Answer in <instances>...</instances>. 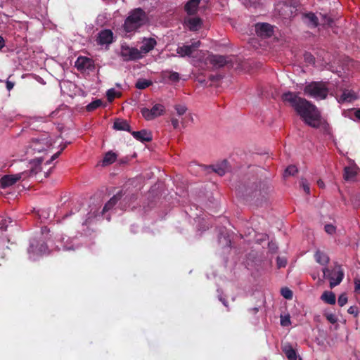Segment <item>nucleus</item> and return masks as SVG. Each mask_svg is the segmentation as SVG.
Returning <instances> with one entry per match:
<instances>
[{
	"label": "nucleus",
	"instance_id": "nucleus-56",
	"mask_svg": "<svg viewBox=\"0 0 360 360\" xmlns=\"http://www.w3.org/2000/svg\"><path fill=\"white\" fill-rule=\"evenodd\" d=\"M220 300L222 302V303L224 304V305H225L226 307H227V302H226L224 299L220 298Z\"/></svg>",
	"mask_w": 360,
	"mask_h": 360
},
{
	"label": "nucleus",
	"instance_id": "nucleus-10",
	"mask_svg": "<svg viewBox=\"0 0 360 360\" xmlns=\"http://www.w3.org/2000/svg\"><path fill=\"white\" fill-rule=\"evenodd\" d=\"M165 108L163 105L158 103L153 105L151 109L143 108L141 110L142 116L146 120H153L155 118L164 114Z\"/></svg>",
	"mask_w": 360,
	"mask_h": 360
},
{
	"label": "nucleus",
	"instance_id": "nucleus-48",
	"mask_svg": "<svg viewBox=\"0 0 360 360\" xmlns=\"http://www.w3.org/2000/svg\"><path fill=\"white\" fill-rule=\"evenodd\" d=\"M171 122L174 129H176L179 127V121L175 117L171 119Z\"/></svg>",
	"mask_w": 360,
	"mask_h": 360
},
{
	"label": "nucleus",
	"instance_id": "nucleus-29",
	"mask_svg": "<svg viewBox=\"0 0 360 360\" xmlns=\"http://www.w3.org/2000/svg\"><path fill=\"white\" fill-rule=\"evenodd\" d=\"M117 159V155L111 151L105 153L103 160V165L106 166L112 164Z\"/></svg>",
	"mask_w": 360,
	"mask_h": 360
},
{
	"label": "nucleus",
	"instance_id": "nucleus-45",
	"mask_svg": "<svg viewBox=\"0 0 360 360\" xmlns=\"http://www.w3.org/2000/svg\"><path fill=\"white\" fill-rule=\"evenodd\" d=\"M324 229L329 234H333L335 232V227L332 224H326Z\"/></svg>",
	"mask_w": 360,
	"mask_h": 360
},
{
	"label": "nucleus",
	"instance_id": "nucleus-13",
	"mask_svg": "<svg viewBox=\"0 0 360 360\" xmlns=\"http://www.w3.org/2000/svg\"><path fill=\"white\" fill-rule=\"evenodd\" d=\"M201 42L199 40L194 41L190 45H183L176 49V53L181 57L193 56V53L200 46Z\"/></svg>",
	"mask_w": 360,
	"mask_h": 360
},
{
	"label": "nucleus",
	"instance_id": "nucleus-51",
	"mask_svg": "<svg viewBox=\"0 0 360 360\" xmlns=\"http://www.w3.org/2000/svg\"><path fill=\"white\" fill-rule=\"evenodd\" d=\"M5 46V41L4 38L0 36V50Z\"/></svg>",
	"mask_w": 360,
	"mask_h": 360
},
{
	"label": "nucleus",
	"instance_id": "nucleus-46",
	"mask_svg": "<svg viewBox=\"0 0 360 360\" xmlns=\"http://www.w3.org/2000/svg\"><path fill=\"white\" fill-rule=\"evenodd\" d=\"M354 292L360 294V278L356 277L354 278Z\"/></svg>",
	"mask_w": 360,
	"mask_h": 360
},
{
	"label": "nucleus",
	"instance_id": "nucleus-26",
	"mask_svg": "<svg viewBox=\"0 0 360 360\" xmlns=\"http://www.w3.org/2000/svg\"><path fill=\"white\" fill-rule=\"evenodd\" d=\"M357 174V168L354 167H346L344 169V178L346 181H354Z\"/></svg>",
	"mask_w": 360,
	"mask_h": 360
},
{
	"label": "nucleus",
	"instance_id": "nucleus-4",
	"mask_svg": "<svg viewBox=\"0 0 360 360\" xmlns=\"http://www.w3.org/2000/svg\"><path fill=\"white\" fill-rule=\"evenodd\" d=\"M146 19L145 11L141 8H135L129 13L124 23L127 32H134L144 25Z\"/></svg>",
	"mask_w": 360,
	"mask_h": 360
},
{
	"label": "nucleus",
	"instance_id": "nucleus-33",
	"mask_svg": "<svg viewBox=\"0 0 360 360\" xmlns=\"http://www.w3.org/2000/svg\"><path fill=\"white\" fill-rule=\"evenodd\" d=\"M102 101L100 99L95 100L91 102L89 104L86 105V110L89 112H91L98 108H99L102 105Z\"/></svg>",
	"mask_w": 360,
	"mask_h": 360
},
{
	"label": "nucleus",
	"instance_id": "nucleus-19",
	"mask_svg": "<svg viewBox=\"0 0 360 360\" xmlns=\"http://www.w3.org/2000/svg\"><path fill=\"white\" fill-rule=\"evenodd\" d=\"M302 20L310 28H315L319 25L318 18L311 12L303 13L302 15Z\"/></svg>",
	"mask_w": 360,
	"mask_h": 360
},
{
	"label": "nucleus",
	"instance_id": "nucleus-3",
	"mask_svg": "<svg viewBox=\"0 0 360 360\" xmlns=\"http://www.w3.org/2000/svg\"><path fill=\"white\" fill-rule=\"evenodd\" d=\"M41 162L42 160L40 158H37V162L34 163L28 170L16 174L4 175L0 179V187L6 188L13 185L20 179L24 180L29 177H34L37 181H41L44 178H46L49 176L48 172H41Z\"/></svg>",
	"mask_w": 360,
	"mask_h": 360
},
{
	"label": "nucleus",
	"instance_id": "nucleus-14",
	"mask_svg": "<svg viewBox=\"0 0 360 360\" xmlns=\"http://www.w3.org/2000/svg\"><path fill=\"white\" fill-rule=\"evenodd\" d=\"M75 65L79 71H92L95 68L94 61L92 59L85 56L78 57L75 61Z\"/></svg>",
	"mask_w": 360,
	"mask_h": 360
},
{
	"label": "nucleus",
	"instance_id": "nucleus-31",
	"mask_svg": "<svg viewBox=\"0 0 360 360\" xmlns=\"http://www.w3.org/2000/svg\"><path fill=\"white\" fill-rule=\"evenodd\" d=\"M153 84L152 81L146 79H139L136 84L135 87L138 89H145Z\"/></svg>",
	"mask_w": 360,
	"mask_h": 360
},
{
	"label": "nucleus",
	"instance_id": "nucleus-28",
	"mask_svg": "<svg viewBox=\"0 0 360 360\" xmlns=\"http://www.w3.org/2000/svg\"><path fill=\"white\" fill-rule=\"evenodd\" d=\"M314 257L316 261L321 265H326L329 262L328 256L326 253L319 250L316 252Z\"/></svg>",
	"mask_w": 360,
	"mask_h": 360
},
{
	"label": "nucleus",
	"instance_id": "nucleus-49",
	"mask_svg": "<svg viewBox=\"0 0 360 360\" xmlns=\"http://www.w3.org/2000/svg\"><path fill=\"white\" fill-rule=\"evenodd\" d=\"M323 17L324 18L323 24H326L329 26H331L332 23L333 22L332 18L330 17H327L326 15H323Z\"/></svg>",
	"mask_w": 360,
	"mask_h": 360
},
{
	"label": "nucleus",
	"instance_id": "nucleus-18",
	"mask_svg": "<svg viewBox=\"0 0 360 360\" xmlns=\"http://www.w3.org/2000/svg\"><path fill=\"white\" fill-rule=\"evenodd\" d=\"M113 33L110 30H103L98 33V43L101 45L109 44L112 42Z\"/></svg>",
	"mask_w": 360,
	"mask_h": 360
},
{
	"label": "nucleus",
	"instance_id": "nucleus-40",
	"mask_svg": "<svg viewBox=\"0 0 360 360\" xmlns=\"http://www.w3.org/2000/svg\"><path fill=\"white\" fill-rule=\"evenodd\" d=\"M324 316L330 323L334 324L338 321V318L333 314L326 313L324 314Z\"/></svg>",
	"mask_w": 360,
	"mask_h": 360
},
{
	"label": "nucleus",
	"instance_id": "nucleus-5",
	"mask_svg": "<svg viewBox=\"0 0 360 360\" xmlns=\"http://www.w3.org/2000/svg\"><path fill=\"white\" fill-rule=\"evenodd\" d=\"M328 93V88L323 82H311L304 88V94L316 100L326 99Z\"/></svg>",
	"mask_w": 360,
	"mask_h": 360
},
{
	"label": "nucleus",
	"instance_id": "nucleus-52",
	"mask_svg": "<svg viewBox=\"0 0 360 360\" xmlns=\"http://www.w3.org/2000/svg\"><path fill=\"white\" fill-rule=\"evenodd\" d=\"M354 115L355 117L360 120V108L355 110Z\"/></svg>",
	"mask_w": 360,
	"mask_h": 360
},
{
	"label": "nucleus",
	"instance_id": "nucleus-32",
	"mask_svg": "<svg viewBox=\"0 0 360 360\" xmlns=\"http://www.w3.org/2000/svg\"><path fill=\"white\" fill-rule=\"evenodd\" d=\"M356 98V96H355V94L350 91H344L342 96L341 99L342 101H352L353 100H355Z\"/></svg>",
	"mask_w": 360,
	"mask_h": 360
},
{
	"label": "nucleus",
	"instance_id": "nucleus-30",
	"mask_svg": "<svg viewBox=\"0 0 360 360\" xmlns=\"http://www.w3.org/2000/svg\"><path fill=\"white\" fill-rule=\"evenodd\" d=\"M162 74L164 77H168L173 82H177L180 79L179 74L176 72L165 70Z\"/></svg>",
	"mask_w": 360,
	"mask_h": 360
},
{
	"label": "nucleus",
	"instance_id": "nucleus-37",
	"mask_svg": "<svg viewBox=\"0 0 360 360\" xmlns=\"http://www.w3.org/2000/svg\"><path fill=\"white\" fill-rule=\"evenodd\" d=\"M174 109L176 111L178 115L179 116L184 115L187 111V108L185 105L180 104L175 105Z\"/></svg>",
	"mask_w": 360,
	"mask_h": 360
},
{
	"label": "nucleus",
	"instance_id": "nucleus-11",
	"mask_svg": "<svg viewBox=\"0 0 360 360\" xmlns=\"http://www.w3.org/2000/svg\"><path fill=\"white\" fill-rule=\"evenodd\" d=\"M47 249L48 247L44 240L32 239L30 242V247L27 249V252L30 255V257L32 258L34 256L44 254Z\"/></svg>",
	"mask_w": 360,
	"mask_h": 360
},
{
	"label": "nucleus",
	"instance_id": "nucleus-39",
	"mask_svg": "<svg viewBox=\"0 0 360 360\" xmlns=\"http://www.w3.org/2000/svg\"><path fill=\"white\" fill-rule=\"evenodd\" d=\"M347 312L349 314H352L353 315L354 317H356L358 315H359V309L357 306L356 305H353V306H351L348 309H347Z\"/></svg>",
	"mask_w": 360,
	"mask_h": 360
},
{
	"label": "nucleus",
	"instance_id": "nucleus-8",
	"mask_svg": "<svg viewBox=\"0 0 360 360\" xmlns=\"http://www.w3.org/2000/svg\"><path fill=\"white\" fill-rule=\"evenodd\" d=\"M205 64L211 65L212 69H219L224 66L232 67L233 64L229 57L221 55H209L205 58Z\"/></svg>",
	"mask_w": 360,
	"mask_h": 360
},
{
	"label": "nucleus",
	"instance_id": "nucleus-23",
	"mask_svg": "<svg viewBox=\"0 0 360 360\" xmlns=\"http://www.w3.org/2000/svg\"><path fill=\"white\" fill-rule=\"evenodd\" d=\"M282 351L288 360H297V353L290 343H285L282 346Z\"/></svg>",
	"mask_w": 360,
	"mask_h": 360
},
{
	"label": "nucleus",
	"instance_id": "nucleus-53",
	"mask_svg": "<svg viewBox=\"0 0 360 360\" xmlns=\"http://www.w3.org/2000/svg\"><path fill=\"white\" fill-rule=\"evenodd\" d=\"M317 184H318V186H319L320 188H323V187L324 186V183H323V181H321V180H319V181H317Z\"/></svg>",
	"mask_w": 360,
	"mask_h": 360
},
{
	"label": "nucleus",
	"instance_id": "nucleus-22",
	"mask_svg": "<svg viewBox=\"0 0 360 360\" xmlns=\"http://www.w3.org/2000/svg\"><path fill=\"white\" fill-rule=\"evenodd\" d=\"M200 0H188L184 6L185 11L188 15H194L198 11Z\"/></svg>",
	"mask_w": 360,
	"mask_h": 360
},
{
	"label": "nucleus",
	"instance_id": "nucleus-2",
	"mask_svg": "<svg viewBox=\"0 0 360 360\" xmlns=\"http://www.w3.org/2000/svg\"><path fill=\"white\" fill-rule=\"evenodd\" d=\"M271 186L267 181H260L256 178L249 179L243 185L238 186L237 194L246 201L264 198L271 191Z\"/></svg>",
	"mask_w": 360,
	"mask_h": 360
},
{
	"label": "nucleus",
	"instance_id": "nucleus-6",
	"mask_svg": "<svg viewBox=\"0 0 360 360\" xmlns=\"http://www.w3.org/2000/svg\"><path fill=\"white\" fill-rule=\"evenodd\" d=\"M51 145V142L46 137L41 139L33 138L27 146L26 153L31 155L39 153L46 150Z\"/></svg>",
	"mask_w": 360,
	"mask_h": 360
},
{
	"label": "nucleus",
	"instance_id": "nucleus-25",
	"mask_svg": "<svg viewBox=\"0 0 360 360\" xmlns=\"http://www.w3.org/2000/svg\"><path fill=\"white\" fill-rule=\"evenodd\" d=\"M113 128L116 130L127 131L131 133V127L127 120L123 119H117L114 122Z\"/></svg>",
	"mask_w": 360,
	"mask_h": 360
},
{
	"label": "nucleus",
	"instance_id": "nucleus-15",
	"mask_svg": "<svg viewBox=\"0 0 360 360\" xmlns=\"http://www.w3.org/2000/svg\"><path fill=\"white\" fill-rule=\"evenodd\" d=\"M255 32L261 37L266 38L273 34V27L266 22L257 23L255 25Z\"/></svg>",
	"mask_w": 360,
	"mask_h": 360
},
{
	"label": "nucleus",
	"instance_id": "nucleus-34",
	"mask_svg": "<svg viewBox=\"0 0 360 360\" xmlns=\"http://www.w3.org/2000/svg\"><path fill=\"white\" fill-rule=\"evenodd\" d=\"M13 222L11 218H2L0 220V229L2 231H6L8 225Z\"/></svg>",
	"mask_w": 360,
	"mask_h": 360
},
{
	"label": "nucleus",
	"instance_id": "nucleus-35",
	"mask_svg": "<svg viewBox=\"0 0 360 360\" xmlns=\"http://www.w3.org/2000/svg\"><path fill=\"white\" fill-rule=\"evenodd\" d=\"M297 172V169L295 165L288 166L284 172V176H293Z\"/></svg>",
	"mask_w": 360,
	"mask_h": 360
},
{
	"label": "nucleus",
	"instance_id": "nucleus-41",
	"mask_svg": "<svg viewBox=\"0 0 360 360\" xmlns=\"http://www.w3.org/2000/svg\"><path fill=\"white\" fill-rule=\"evenodd\" d=\"M291 323L290 316H281V325L282 326H288Z\"/></svg>",
	"mask_w": 360,
	"mask_h": 360
},
{
	"label": "nucleus",
	"instance_id": "nucleus-21",
	"mask_svg": "<svg viewBox=\"0 0 360 360\" xmlns=\"http://www.w3.org/2000/svg\"><path fill=\"white\" fill-rule=\"evenodd\" d=\"M131 134L134 139L141 142H149L153 139L151 132L146 129L138 131H131Z\"/></svg>",
	"mask_w": 360,
	"mask_h": 360
},
{
	"label": "nucleus",
	"instance_id": "nucleus-9",
	"mask_svg": "<svg viewBox=\"0 0 360 360\" xmlns=\"http://www.w3.org/2000/svg\"><path fill=\"white\" fill-rule=\"evenodd\" d=\"M299 4L297 0H285L277 5V9L280 12L281 11V15H283L284 18H290L293 13L297 11Z\"/></svg>",
	"mask_w": 360,
	"mask_h": 360
},
{
	"label": "nucleus",
	"instance_id": "nucleus-7",
	"mask_svg": "<svg viewBox=\"0 0 360 360\" xmlns=\"http://www.w3.org/2000/svg\"><path fill=\"white\" fill-rule=\"evenodd\" d=\"M324 276L328 277L330 287L333 288L339 285L344 278V271L340 265H335L332 272L327 268L323 269Z\"/></svg>",
	"mask_w": 360,
	"mask_h": 360
},
{
	"label": "nucleus",
	"instance_id": "nucleus-17",
	"mask_svg": "<svg viewBox=\"0 0 360 360\" xmlns=\"http://www.w3.org/2000/svg\"><path fill=\"white\" fill-rule=\"evenodd\" d=\"M124 194L125 193L123 191H120L113 195L104 205L102 214H104L105 212L112 209L117 202L122 198Z\"/></svg>",
	"mask_w": 360,
	"mask_h": 360
},
{
	"label": "nucleus",
	"instance_id": "nucleus-50",
	"mask_svg": "<svg viewBox=\"0 0 360 360\" xmlns=\"http://www.w3.org/2000/svg\"><path fill=\"white\" fill-rule=\"evenodd\" d=\"M6 89L8 91H11L14 86V82L9 81V80L6 81Z\"/></svg>",
	"mask_w": 360,
	"mask_h": 360
},
{
	"label": "nucleus",
	"instance_id": "nucleus-20",
	"mask_svg": "<svg viewBox=\"0 0 360 360\" xmlns=\"http://www.w3.org/2000/svg\"><path fill=\"white\" fill-rule=\"evenodd\" d=\"M156 45L157 41L154 38H144L139 51H141V53L143 55L146 54L153 50Z\"/></svg>",
	"mask_w": 360,
	"mask_h": 360
},
{
	"label": "nucleus",
	"instance_id": "nucleus-16",
	"mask_svg": "<svg viewBox=\"0 0 360 360\" xmlns=\"http://www.w3.org/2000/svg\"><path fill=\"white\" fill-rule=\"evenodd\" d=\"M184 24L190 31H198L202 26V20L199 17L188 18L184 20Z\"/></svg>",
	"mask_w": 360,
	"mask_h": 360
},
{
	"label": "nucleus",
	"instance_id": "nucleus-42",
	"mask_svg": "<svg viewBox=\"0 0 360 360\" xmlns=\"http://www.w3.org/2000/svg\"><path fill=\"white\" fill-rule=\"evenodd\" d=\"M347 302V297L346 294H341L338 300V303L340 307H343Z\"/></svg>",
	"mask_w": 360,
	"mask_h": 360
},
{
	"label": "nucleus",
	"instance_id": "nucleus-43",
	"mask_svg": "<svg viewBox=\"0 0 360 360\" xmlns=\"http://www.w3.org/2000/svg\"><path fill=\"white\" fill-rule=\"evenodd\" d=\"M301 186L307 194H309L310 188L309 185L306 179H302L301 180Z\"/></svg>",
	"mask_w": 360,
	"mask_h": 360
},
{
	"label": "nucleus",
	"instance_id": "nucleus-44",
	"mask_svg": "<svg viewBox=\"0 0 360 360\" xmlns=\"http://www.w3.org/2000/svg\"><path fill=\"white\" fill-rule=\"evenodd\" d=\"M276 262L278 268L285 267L287 264V260L285 257H278Z\"/></svg>",
	"mask_w": 360,
	"mask_h": 360
},
{
	"label": "nucleus",
	"instance_id": "nucleus-27",
	"mask_svg": "<svg viewBox=\"0 0 360 360\" xmlns=\"http://www.w3.org/2000/svg\"><path fill=\"white\" fill-rule=\"evenodd\" d=\"M321 299L329 304H335L336 302L335 295L332 291H324L321 296Z\"/></svg>",
	"mask_w": 360,
	"mask_h": 360
},
{
	"label": "nucleus",
	"instance_id": "nucleus-47",
	"mask_svg": "<svg viewBox=\"0 0 360 360\" xmlns=\"http://www.w3.org/2000/svg\"><path fill=\"white\" fill-rule=\"evenodd\" d=\"M66 147V145H64L60 151L57 152L56 153H55L53 155H52L51 160L49 161H48V163H50L51 161L54 160L55 159H56L57 158H58V156L60 155L61 152Z\"/></svg>",
	"mask_w": 360,
	"mask_h": 360
},
{
	"label": "nucleus",
	"instance_id": "nucleus-24",
	"mask_svg": "<svg viewBox=\"0 0 360 360\" xmlns=\"http://www.w3.org/2000/svg\"><path fill=\"white\" fill-rule=\"evenodd\" d=\"M212 170L219 176H223L229 170V163L227 160H224L220 163L212 165Z\"/></svg>",
	"mask_w": 360,
	"mask_h": 360
},
{
	"label": "nucleus",
	"instance_id": "nucleus-54",
	"mask_svg": "<svg viewBox=\"0 0 360 360\" xmlns=\"http://www.w3.org/2000/svg\"><path fill=\"white\" fill-rule=\"evenodd\" d=\"M253 314H256L258 311V308L254 307L250 309Z\"/></svg>",
	"mask_w": 360,
	"mask_h": 360
},
{
	"label": "nucleus",
	"instance_id": "nucleus-38",
	"mask_svg": "<svg viewBox=\"0 0 360 360\" xmlns=\"http://www.w3.org/2000/svg\"><path fill=\"white\" fill-rule=\"evenodd\" d=\"M107 99L109 102H112L117 96V92L114 89H110L106 92Z\"/></svg>",
	"mask_w": 360,
	"mask_h": 360
},
{
	"label": "nucleus",
	"instance_id": "nucleus-1",
	"mask_svg": "<svg viewBox=\"0 0 360 360\" xmlns=\"http://www.w3.org/2000/svg\"><path fill=\"white\" fill-rule=\"evenodd\" d=\"M281 99L293 108L307 125L314 129L321 127L322 117L320 111L311 102L299 96V93L286 91L281 95Z\"/></svg>",
	"mask_w": 360,
	"mask_h": 360
},
{
	"label": "nucleus",
	"instance_id": "nucleus-36",
	"mask_svg": "<svg viewBox=\"0 0 360 360\" xmlns=\"http://www.w3.org/2000/svg\"><path fill=\"white\" fill-rule=\"evenodd\" d=\"M281 293L285 299L291 300L292 298V292L288 288H283L281 290Z\"/></svg>",
	"mask_w": 360,
	"mask_h": 360
},
{
	"label": "nucleus",
	"instance_id": "nucleus-12",
	"mask_svg": "<svg viewBox=\"0 0 360 360\" xmlns=\"http://www.w3.org/2000/svg\"><path fill=\"white\" fill-rule=\"evenodd\" d=\"M120 56L124 61L136 60L143 57L138 49L128 46H122Z\"/></svg>",
	"mask_w": 360,
	"mask_h": 360
},
{
	"label": "nucleus",
	"instance_id": "nucleus-55",
	"mask_svg": "<svg viewBox=\"0 0 360 360\" xmlns=\"http://www.w3.org/2000/svg\"><path fill=\"white\" fill-rule=\"evenodd\" d=\"M269 248L272 250H274V249H277V247H274V244H271L269 243Z\"/></svg>",
	"mask_w": 360,
	"mask_h": 360
}]
</instances>
